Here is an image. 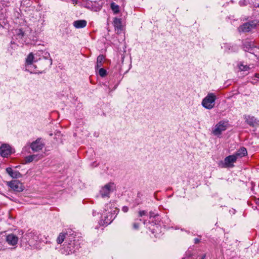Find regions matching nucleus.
<instances>
[{
  "label": "nucleus",
  "instance_id": "cd10ccee",
  "mask_svg": "<svg viewBox=\"0 0 259 259\" xmlns=\"http://www.w3.org/2000/svg\"><path fill=\"white\" fill-rule=\"evenodd\" d=\"M18 34L20 35L21 37H23L24 36V33L22 30L19 29Z\"/></svg>",
  "mask_w": 259,
  "mask_h": 259
},
{
  "label": "nucleus",
  "instance_id": "7c9ffc66",
  "mask_svg": "<svg viewBox=\"0 0 259 259\" xmlns=\"http://www.w3.org/2000/svg\"><path fill=\"white\" fill-rule=\"evenodd\" d=\"M205 257V254H203L201 256L200 259H204Z\"/></svg>",
  "mask_w": 259,
  "mask_h": 259
},
{
  "label": "nucleus",
  "instance_id": "2eb2a0df",
  "mask_svg": "<svg viewBox=\"0 0 259 259\" xmlns=\"http://www.w3.org/2000/svg\"><path fill=\"white\" fill-rule=\"evenodd\" d=\"M87 22L84 20H79L73 22V25L76 28H82L87 26Z\"/></svg>",
  "mask_w": 259,
  "mask_h": 259
},
{
  "label": "nucleus",
  "instance_id": "473e14b6",
  "mask_svg": "<svg viewBox=\"0 0 259 259\" xmlns=\"http://www.w3.org/2000/svg\"><path fill=\"white\" fill-rule=\"evenodd\" d=\"M255 77L259 78V74H256Z\"/></svg>",
  "mask_w": 259,
  "mask_h": 259
},
{
  "label": "nucleus",
  "instance_id": "f8f14e48",
  "mask_svg": "<svg viewBox=\"0 0 259 259\" xmlns=\"http://www.w3.org/2000/svg\"><path fill=\"white\" fill-rule=\"evenodd\" d=\"M244 119L245 120V122L250 126L254 127L256 125L259 124V121L257 120L254 116L245 115Z\"/></svg>",
  "mask_w": 259,
  "mask_h": 259
},
{
  "label": "nucleus",
  "instance_id": "ddd939ff",
  "mask_svg": "<svg viewBox=\"0 0 259 259\" xmlns=\"http://www.w3.org/2000/svg\"><path fill=\"white\" fill-rule=\"evenodd\" d=\"M247 153L246 149L244 147H241L233 155L236 157V159L237 160L238 158H241L247 155Z\"/></svg>",
  "mask_w": 259,
  "mask_h": 259
},
{
  "label": "nucleus",
  "instance_id": "4be33fe9",
  "mask_svg": "<svg viewBox=\"0 0 259 259\" xmlns=\"http://www.w3.org/2000/svg\"><path fill=\"white\" fill-rule=\"evenodd\" d=\"M113 216L111 214H109L106 218V219H105L104 220V223L106 224H110L112 220H113Z\"/></svg>",
  "mask_w": 259,
  "mask_h": 259
},
{
  "label": "nucleus",
  "instance_id": "6ab92c4d",
  "mask_svg": "<svg viewBox=\"0 0 259 259\" xmlns=\"http://www.w3.org/2000/svg\"><path fill=\"white\" fill-rule=\"evenodd\" d=\"M34 57L33 54L30 53L27 56L26 60V63L27 65H31L33 62Z\"/></svg>",
  "mask_w": 259,
  "mask_h": 259
},
{
  "label": "nucleus",
  "instance_id": "f704fd0d",
  "mask_svg": "<svg viewBox=\"0 0 259 259\" xmlns=\"http://www.w3.org/2000/svg\"><path fill=\"white\" fill-rule=\"evenodd\" d=\"M46 55H47V56H50V54L48 53L47 52L45 53Z\"/></svg>",
  "mask_w": 259,
  "mask_h": 259
},
{
  "label": "nucleus",
  "instance_id": "f03ea898",
  "mask_svg": "<svg viewBox=\"0 0 259 259\" xmlns=\"http://www.w3.org/2000/svg\"><path fill=\"white\" fill-rule=\"evenodd\" d=\"M216 100V96L213 93H208L203 99L202 105L206 109H211L213 108Z\"/></svg>",
  "mask_w": 259,
  "mask_h": 259
},
{
  "label": "nucleus",
  "instance_id": "9d476101",
  "mask_svg": "<svg viewBox=\"0 0 259 259\" xmlns=\"http://www.w3.org/2000/svg\"><path fill=\"white\" fill-rule=\"evenodd\" d=\"M12 153L11 147L7 144H3L0 147V154L2 157H6Z\"/></svg>",
  "mask_w": 259,
  "mask_h": 259
},
{
  "label": "nucleus",
  "instance_id": "0eeeda50",
  "mask_svg": "<svg viewBox=\"0 0 259 259\" xmlns=\"http://www.w3.org/2000/svg\"><path fill=\"white\" fill-rule=\"evenodd\" d=\"M256 48L254 41L246 39L243 42V49L246 52L253 53V50Z\"/></svg>",
  "mask_w": 259,
  "mask_h": 259
},
{
  "label": "nucleus",
  "instance_id": "dca6fc26",
  "mask_svg": "<svg viewBox=\"0 0 259 259\" xmlns=\"http://www.w3.org/2000/svg\"><path fill=\"white\" fill-rule=\"evenodd\" d=\"M105 60V56L103 55H100L98 56L97 59L96 65L95 66V69L96 70L101 67L103 66L104 61Z\"/></svg>",
  "mask_w": 259,
  "mask_h": 259
},
{
  "label": "nucleus",
  "instance_id": "a211bd4d",
  "mask_svg": "<svg viewBox=\"0 0 259 259\" xmlns=\"http://www.w3.org/2000/svg\"><path fill=\"white\" fill-rule=\"evenodd\" d=\"M110 7L114 14H116L119 12V7L115 3L112 2L110 5Z\"/></svg>",
  "mask_w": 259,
  "mask_h": 259
},
{
  "label": "nucleus",
  "instance_id": "9b49d317",
  "mask_svg": "<svg viewBox=\"0 0 259 259\" xmlns=\"http://www.w3.org/2000/svg\"><path fill=\"white\" fill-rule=\"evenodd\" d=\"M115 30L117 33H120L123 30L121 19L118 18H115L113 22Z\"/></svg>",
  "mask_w": 259,
  "mask_h": 259
},
{
  "label": "nucleus",
  "instance_id": "6e6552de",
  "mask_svg": "<svg viewBox=\"0 0 259 259\" xmlns=\"http://www.w3.org/2000/svg\"><path fill=\"white\" fill-rule=\"evenodd\" d=\"M114 183H109L102 188L100 192L102 197H109V194L112 191Z\"/></svg>",
  "mask_w": 259,
  "mask_h": 259
},
{
  "label": "nucleus",
  "instance_id": "423d86ee",
  "mask_svg": "<svg viewBox=\"0 0 259 259\" xmlns=\"http://www.w3.org/2000/svg\"><path fill=\"white\" fill-rule=\"evenodd\" d=\"M18 240V237L14 234H9L6 237V242L9 245L14 246V249L16 248Z\"/></svg>",
  "mask_w": 259,
  "mask_h": 259
},
{
  "label": "nucleus",
  "instance_id": "f3484780",
  "mask_svg": "<svg viewBox=\"0 0 259 259\" xmlns=\"http://www.w3.org/2000/svg\"><path fill=\"white\" fill-rule=\"evenodd\" d=\"M42 157V155H31L26 156L25 157V160L26 162H31L33 160L37 161L38 159H40Z\"/></svg>",
  "mask_w": 259,
  "mask_h": 259
},
{
  "label": "nucleus",
  "instance_id": "39448f33",
  "mask_svg": "<svg viewBox=\"0 0 259 259\" xmlns=\"http://www.w3.org/2000/svg\"><path fill=\"white\" fill-rule=\"evenodd\" d=\"M236 157L233 155L227 156L221 165L222 167H233L234 166V163L236 161Z\"/></svg>",
  "mask_w": 259,
  "mask_h": 259
},
{
  "label": "nucleus",
  "instance_id": "b1692460",
  "mask_svg": "<svg viewBox=\"0 0 259 259\" xmlns=\"http://www.w3.org/2000/svg\"><path fill=\"white\" fill-rule=\"evenodd\" d=\"M69 245L71 246V244L70 243ZM67 248H69V250L67 249V254H71L75 252V249L72 248L71 246H68Z\"/></svg>",
  "mask_w": 259,
  "mask_h": 259
},
{
  "label": "nucleus",
  "instance_id": "a878e982",
  "mask_svg": "<svg viewBox=\"0 0 259 259\" xmlns=\"http://www.w3.org/2000/svg\"><path fill=\"white\" fill-rule=\"evenodd\" d=\"M122 210L124 212H126L128 211V208L127 206H124L122 207Z\"/></svg>",
  "mask_w": 259,
  "mask_h": 259
},
{
  "label": "nucleus",
  "instance_id": "e433bc0d",
  "mask_svg": "<svg viewBox=\"0 0 259 259\" xmlns=\"http://www.w3.org/2000/svg\"><path fill=\"white\" fill-rule=\"evenodd\" d=\"M258 7H259V5L258 6Z\"/></svg>",
  "mask_w": 259,
  "mask_h": 259
},
{
  "label": "nucleus",
  "instance_id": "412c9836",
  "mask_svg": "<svg viewBox=\"0 0 259 259\" xmlns=\"http://www.w3.org/2000/svg\"><path fill=\"white\" fill-rule=\"evenodd\" d=\"M98 74L100 76L104 77L106 76L107 71L104 68L100 67L98 68Z\"/></svg>",
  "mask_w": 259,
  "mask_h": 259
},
{
  "label": "nucleus",
  "instance_id": "2f4dec72",
  "mask_svg": "<svg viewBox=\"0 0 259 259\" xmlns=\"http://www.w3.org/2000/svg\"><path fill=\"white\" fill-rule=\"evenodd\" d=\"M71 1L73 2V4L74 3L76 4L77 3V0H71Z\"/></svg>",
  "mask_w": 259,
  "mask_h": 259
},
{
  "label": "nucleus",
  "instance_id": "72a5a7b5",
  "mask_svg": "<svg viewBox=\"0 0 259 259\" xmlns=\"http://www.w3.org/2000/svg\"><path fill=\"white\" fill-rule=\"evenodd\" d=\"M141 195V194L140 193H138V197H140Z\"/></svg>",
  "mask_w": 259,
  "mask_h": 259
},
{
  "label": "nucleus",
  "instance_id": "c9c22d12",
  "mask_svg": "<svg viewBox=\"0 0 259 259\" xmlns=\"http://www.w3.org/2000/svg\"><path fill=\"white\" fill-rule=\"evenodd\" d=\"M143 223H144V224H145L146 223V221H144V222H143Z\"/></svg>",
  "mask_w": 259,
  "mask_h": 259
},
{
  "label": "nucleus",
  "instance_id": "bb28decb",
  "mask_svg": "<svg viewBox=\"0 0 259 259\" xmlns=\"http://www.w3.org/2000/svg\"><path fill=\"white\" fill-rule=\"evenodd\" d=\"M133 228L135 229H138L139 228V224L134 223L133 225Z\"/></svg>",
  "mask_w": 259,
  "mask_h": 259
},
{
  "label": "nucleus",
  "instance_id": "aec40b11",
  "mask_svg": "<svg viewBox=\"0 0 259 259\" xmlns=\"http://www.w3.org/2000/svg\"><path fill=\"white\" fill-rule=\"evenodd\" d=\"M65 234H64L63 233H60V234L59 235L58 237H57V242L58 244L62 243L64 241V240L65 239Z\"/></svg>",
  "mask_w": 259,
  "mask_h": 259
},
{
  "label": "nucleus",
  "instance_id": "f257e3e1",
  "mask_svg": "<svg viewBox=\"0 0 259 259\" xmlns=\"http://www.w3.org/2000/svg\"><path fill=\"white\" fill-rule=\"evenodd\" d=\"M258 22L256 20H254L244 23L238 28V31L244 33L249 32L256 27Z\"/></svg>",
  "mask_w": 259,
  "mask_h": 259
},
{
  "label": "nucleus",
  "instance_id": "7ed1b4c3",
  "mask_svg": "<svg viewBox=\"0 0 259 259\" xmlns=\"http://www.w3.org/2000/svg\"><path fill=\"white\" fill-rule=\"evenodd\" d=\"M228 123L225 121H221L217 123L212 130V133L214 135L219 136L222 133L225 131L227 127Z\"/></svg>",
  "mask_w": 259,
  "mask_h": 259
},
{
  "label": "nucleus",
  "instance_id": "20e7f679",
  "mask_svg": "<svg viewBox=\"0 0 259 259\" xmlns=\"http://www.w3.org/2000/svg\"><path fill=\"white\" fill-rule=\"evenodd\" d=\"M7 185L14 191L16 192H22L24 189L23 184L17 180L8 182Z\"/></svg>",
  "mask_w": 259,
  "mask_h": 259
},
{
  "label": "nucleus",
  "instance_id": "c756f323",
  "mask_svg": "<svg viewBox=\"0 0 259 259\" xmlns=\"http://www.w3.org/2000/svg\"><path fill=\"white\" fill-rule=\"evenodd\" d=\"M154 213L152 212H150V218L153 217Z\"/></svg>",
  "mask_w": 259,
  "mask_h": 259
},
{
  "label": "nucleus",
  "instance_id": "5701e85b",
  "mask_svg": "<svg viewBox=\"0 0 259 259\" xmlns=\"http://www.w3.org/2000/svg\"><path fill=\"white\" fill-rule=\"evenodd\" d=\"M239 69L241 70V71H245V70H247L249 67V66H247V65H243L242 64H240L239 65Z\"/></svg>",
  "mask_w": 259,
  "mask_h": 259
},
{
  "label": "nucleus",
  "instance_id": "393cba45",
  "mask_svg": "<svg viewBox=\"0 0 259 259\" xmlns=\"http://www.w3.org/2000/svg\"><path fill=\"white\" fill-rule=\"evenodd\" d=\"M146 214V211L145 210H140L139 212V216L142 217Z\"/></svg>",
  "mask_w": 259,
  "mask_h": 259
},
{
  "label": "nucleus",
  "instance_id": "4468645a",
  "mask_svg": "<svg viewBox=\"0 0 259 259\" xmlns=\"http://www.w3.org/2000/svg\"><path fill=\"white\" fill-rule=\"evenodd\" d=\"M7 173L13 178H19L21 177V174L17 170H13L11 167L6 168Z\"/></svg>",
  "mask_w": 259,
  "mask_h": 259
},
{
  "label": "nucleus",
  "instance_id": "1a4fd4ad",
  "mask_svg": "<svg viewBox=\"0 0 259 259\" xmlns=\"http://www.w3.org/2000/svg\"><path fill=\"white\" fill-rule=\"evenodd\" d=\"M45 145L41 141L40 139H37L35 141L33 142L30 147L33 152H38L42 150Z\"/></svg>",
  "mask_w": 259,
  "mask_h": 259
},
{
  "label": "nucleus",
  "instance_id": "c85d7f7f",
  "mask_svg": "<svg viewBox=\"0 0 259 259\" xmlns=\"http://www.w3.org/2000/svg\"><path fill=\"white\" fill-rule=\"evenodd\" d=\"M200 241V240L198 238H195L194 239V243L195 244H197L198 243H199Z\"/></svg>",
  "mask_w": 259,
  "mask_h": 259
}]
</instances>
